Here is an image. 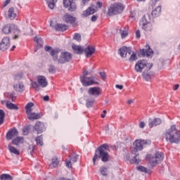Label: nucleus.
I'll return each mask as SVG.
<instances>
[{
  "mask_svg": "<svg viewBox=\"0 0 180 180\" xmlns=\"http://www.w3.org/2000/svg\"><path fill=\"white\" fill-rule=\"evenodd\" d=\"M151 144V140L150 139H137L134 142V147L131 148V154H134V156L129 161L131 164H136V165H139L141 162L139 157V151H141L146 147V146H150Z\"/></svg>",
  "mask_w": 180,
  "mask_h": 180,
  "instance_id": "f257e3e1",
  "label": "nucleus"
},
{
  "mask_svg": "<svg viewBox=\"0 0 180 180\" xmlns=\"http://www.w3.org/2000/svg\"><path fill=\"white\" fill-rule=\"evenodd\" d=\"M163 140L170 144H178L180 143V131L176 129V125H172L170 128L165 130L163 134Z\"/></svg>",
  "mask_w": 180,
  "mask_h": 180,
  "instance_id": "f03ea898",
  "label": "nucleus"
},
{
  "mask_svg": "<svg viewBox=\"0 0 180 180\" xmlns=\"http://www.w3.org/2000/svg\"><path fill=\"white\" fill-rule=\"evenodd\" d=\"M109 146L106 143L101 145L96 150V153L93 158L94 165H96V160L99 158L103 161V162H108L109 161Z\"/></svg>",
  "mask_w": 180,
  "mask_h": 180,
  "instance_id": "7ed1b4c3",
  "label": "nucleus"
},
{
  "mask_svg": "<svg viewBox=\"0 0 180 180\" xmlns=\"http://www.w3.org/2000/svg\"><path fill=\"white\" fill-rule=\"evenodd\" d=\"M2 32L4 34H9V33H13L14 34V40L16 39H19V36H20V30L18 29V27L13 24H7L4 25L2 28Z\"/></svg>",
  "mask_w": 180,
  "mask_h": 180,
  "instance_id": "20e7f679",
  "label": "nucleus"
},
{
  "mask_svg": "<svg viewBox=\"0 0 180 180\" xmlns=\"http://www.w3.org/2000/svg\"><path fill=\"white\" fill-rule=\"evenodd\" d=\"M147 160L153 167L160 164L164 160V154L161 152H156L154 155H148Z\"/></svg>",
  "mask_w": 180,
  "mask_h": 180,
  "instance_id": "39448f33",
  "label": "nucleus"
},
{
  "mask_svg": "<svg viewBox=\"0 0 180 180\" xmlns=\"http://www.w3.org/2000/svg\"><path fill=\"white\" fill-rule=\"evenodd\" d=\"M123 9H124V6L120 3H115L109 8L108 15L109 16H113V15H119V13H122V12H123Z\"/></svg>",
  "mask_w": 180,
  "mask_h": 180,
  "instance_id": "423d86ee",
  "label": "nucleus"
},
{
  "mask_svg": "<svg viewBox=\"0 0 180 180\" xmlns=\"http://www.w3.org/2000/svg\"><path fill=\"white\" fill-rule=\"evenodd\" d=\"M144 68H146L147 71H150L153 68V63H148L144 60H139L135 65L134 70L136 72H143Z\"/></svg>",
  "mask_w": 180,
  "mask_h": 180,
  "instance_id": "0eeeda50",
  "label": "nucleus"
},
{
  "mask_svg": "<svg viewBox=\"0 0 180 180\" xmlns=\"http://www.w3.org/2000/svg\"><path fill=\"white\" fill-rule=\"evenodd\" d=\"M49 85V82H47V79L44 76H37V82H34L32 83V88L39 91V88H46Z\"/></svg>",
  "mask_w": 180,
  "mask_h": 180,
  "instance_id": "6e6552de",
  "label": "nucleus"
},
{
  "mask_svg": "<svg viewBox=\"0 0 180 180\" xmlns=\"http://www.w3.org/2000/svg\"><path fill=\"white\" fill-rule=\"evenodd\" d=\"M150 20H151V18H150V15L148 14L145 15L142 18L141 26L145 32H151L153 30V24L150 22Z\"/></svg>",
  "mask_w": 180,
  "mask_h": 180,
  "instance_id": "1a4fd4ad",
  "label": "nucleus"
},
{
  "mask_svg": "<svg viewBox=\"0 0 180 180\" xmlns=\"http://www.w3.org/2000/svg\"><path fill=\"white\" fill-rule=\"evenodd\" d=\"M80 81L84 86H91V85H99V82L96 81L95 77H87L83 76L80 78Z\"/></svg>",
  "mask_w": 180,
  "mask_h": 180,
  "instance_id": "9d476101",
  "label": "nucleus"
},
{
  "mask_svg": "<svg viewBox=\"0 0 180 180\" xmlns=\"http://www.w3.org/2000/svg\"><path fill=\"white\" fill-rule=\"evenodd\" d=\"M63 6L69 12H75L77 11V4L74 0H63Z\"/></svg>",
  "mask_w": 180,
  "mask_h": 180,
  "instance_id": "9b49d317",
  "label": "nucleus"
},
{
  "mask_svg": "<svg viewBox=\"0 0 180 180\" xmlns=\"http://www.w3.org/2000/svg\"><path fill=\"white\" fill-rule=\"evenodd\" d=\"M11 47V39L8 37H4L0 42V50L6 51Z\"/></svg>",
  "mask_w": 180,
  "mask_h": 180,
  "instance_id": "f8f14e48",
  "label": "nucleus"
},
{
  "mask_svg": "<svg viewBox=\"0 0 180 180\" xmlns=\"http://www.w3.org/2000/svg\"><path fill=\"white\" fill-rule=\"evenodd\" d=\"M72 58V56L71 53L68 52H63L58 60V63L59 64H64V63H68V61H71V59Z\"/></svg>",
  "mask_w": 180,
  "mask_h": 180,
  "instance_id": "ddd939ff",
  "label": "nucleus"
},
{
  "mask_svg": "<svg viewBox=\"0 0 180 180\" xmlns=\"http://www.w3.org/2000/svg\"><path fill=\"white\" fill-rule=\"evenodd\" d=\"M88 94L90 95V96L98 98V96H101V94H102V89L99 86L91 87L88 90Z\"/></svg>",
  "mask_w": 180,
  "mask_h": 180,
  "instance_id": "4468645a",
  "label": "nucleus"
},
{
  "mask_svg": "<svg viewBox=\"0 0 180 180\" xmlns=\"http://www.w3.org/2000/svg\"><path fill=\"white\" fill-rule=\"evenodd\" d=\"M78 161V156L76 154H72L69 158L65 160V165L68 168H72V164H75Z\"/></svg>",
  "mask_w": 180,
  "mask_h": 180,
  "instance_id": "2eb2a0df",
  "label": "nucleus"
},
{
  "mask_svg": "<svg viewBox=\"0 0 180 180\" xmlns=\"http://www.w3.org/2000/svg\"><path fill=\"white\" fill-rule=\"evenodd\" d=\"M46 130V127L44 126V124L43 122H38L35 124L33 131H36L38 134H41L43 131Z\"/></svg>",
  "mask_w": 180,
  "mask_h": 180,
  "instance_id": "dca6fc26",
  "label": "nucleus"
},
{
  "mask_svg": "<svg viewBox=\"0 0 180 180\" xmlns=\"http://www.w3.org/2000/svg\"><path fill=\"white\" fill-rule=\"evenodd\" d=\"M119 53L122 58H126L131 54V48L123 46L119 50Z\"/></svg>",
  "mask_w": 180,
  "mask_h": 180,
  "instance_id": "f3484780",
  "label": "nucleus"
},
{
  "mask_svg": "<svg viewBox=\"0 0 180 180\" xmlns=\"http://www.w3.org/2000/svg\"><path fill=\"white\" fill-rule=\"evenodd\" d=\"M44 50L45 51H51L50 54L53 57V60H58V53H60V51H58V49H53L50 46H46L44 47Z\"/></svg>",
  "mask_w": 180,
  "mask_h": 180,
  "instance_id": "a211bd4d",
  "label": "nucleus"
},
{
  "mask_svg": "<svg viewBox=\"0 0 180 180\" xmlns=\"http://www.w3.org/2000/svg\"><path fill=\"white\" fill-rule=\"evenodd\" d=\"M96 48L94 45H89L84 49V53L86 57H91L93 54H95Z\"/></svg>",
  "mask_w": 180,
  "mask_h": 180,
  "instance_id": "6ab92c4d",
  "label": "nucleus"
},
{
  "mask_svg": "<svg viewBox=\"0 0 180 180\" xmlns=\"http://www.w3.org/2000/svg\"><path fill=\"white\" fill-rule=\"evenodd\" d=\"M19 136V131L15 128L10 129L6 135V140H12L13 137H18Z\"/></svg>",
  "mask_w": 180,
  "mask_h": 180,
  "instance_id": "aec40b11",
  "label": "nucleus"
},
{
  "mask_svg": "<svg viewBox=\"0 0 180 180\" xmlns=\"http://www.w3.org/2000/svg\"><path fill=\"white\" fill-rule=\"evenodd\" d=\"M162 123V121L160 118H149L148 120V126L150 129H153V127H155V126H160Z\"/></svg>",
  "mask_w": 180,
  "mask_h": 180,
  "instance_id": "412c9836",
  "label": "nucleus"
},
{
  "mask_svg": "<svg viewBox=\"0 0 180 180\" xmlns=\"http://www.w3.org/2000/svg\"><path fill=\"white\" fill-rule=\"evenodd\" d=\"M13 89L16 92H23L25 91V85L22 82H15L13 84Z\"/></svg>",
  "mask_w": 180,
  "mask_h": 180,
  "instance_id": "4be33fe9",
  "label": "nucleus"
},
{
  "mask_svg": "<svg viewBox=\"0 0 180 180\" xmlns=\"http://www.w3.org/2000/svg\"><path fill=\"white\" fill-rule=\"evenodd\" d=\"M96 12V10H95V7L94 6H91V7H89L86 11H83V13L82 16L83 18H86L89 16V15H94Z\"/></svg>",
  "mask_w": 180,
  "mask_h": 180,
  "instance_id": "5701e85b",
  "label": "nucleus"
},
{
  "mask_svg": "<svg viewBox=\"0 0 180 180\" xmlns=\"http://www.w3.org/2000/svg\"><path fill=\"white\" fill-rule=\"evenodd\" d=\"M27 116L29 120H37V119H40L41 117V114L35 113V112H27Z\"/></svg>",
  "mask_w": 180,
  "mask_h": 180,
  "instance_id": "b1692460",
  "label": "nucleus"
},
{
  "mask_svg": "<svg viewBox=\"0 0 180 180\" xmlns=\"http://www.w3.org/2000/svg\"><path fill=\"white\" fill-rule=\"evenodd\" d=\"M72 47L74 53H75L76 54H82V53H84V48H82V46H81L73 44L72 45Z\"/></svg>",
  "mask_w": 180,
  "mask_h": 180,
  "instance_id": "393cba45",
  "label": "nucleus"
},
{
  "mask_svg": "<svg viewBox=\"0 0 180 180\" xmlns=\"http://www.w3.org/2000/svg\"><path fill=\"white\" fill-rule=\"evenodd\" d=\"M11 143L14 146H20V144H23V143H25V139L22 136H17L15 139L12 140Z\"/></svg>",
  "mask_w": 180,
  "mask_h": 180,
  "instance_id": "a878e982",
  "label": "nucleus"
},
{
  "mask_svg": "<svg viewBox=\"0 0 180 180\" xmlns=\"http://www.w3.org/2000/svg\"><path fill=\"white\" fill-rule=\"evenodd\" d=\"M63 19L66 23H71L72 25L75 23V18L71 15L66 14Z\"/></svg>",
  "mask_w": 180,
  "mask_h": 180,
  "instance_id": "bb28decb",
  "label": "nucleus"
},
{
  "mask_svg": "<svg viewBox=\"0 0 180 180\" xmlns=\"http://www.w3.org/2000/svg\"><path fill=\"white\" fill-rule=\"evenodd\" d=\"M120 34L122 39H124L127 34H129V27L125 26L120 28Z\"/></svg>",
  "mask_w": 180,
  "mask_h": 180,
  "instance_id": "cd10ccee",
  "label": "nucleus"
},
{
  "mask_svg": "<svg viewBox=\"0 0 180 180\" xmlns=\"http://www.w3.org/2000/svg\"><path fill=\"white\" fill-rule=\"evenodd\" d=\"M151 15L153 16V18H158V16H160V15H161V6H158L155 9H153L152 11Z\"/></svg>",
  "mask_w": 180,
  "mask_h": 180,
  "instance_id": "c85d7f7f",
  "label": "nucleus"
},
{
  "mask_svg": "<svg viewBox=\"0 0 180 180\" xmlns=\"http://www.w3.org/2000/svg\"><path fill=\"white\" fill-rule=\"evenodd\" d=\"M55 29L59 32H64L68 29V27L65 24H57Z\"/></svg>",
  "mask_w": 180,
  "mask_h": 180,
  "instance_id": "c756f323",
  "label": "nucleus"
},
{
  "mask_svg": "<svg viewBox=\"0 0 180 180\" xmlns=\"http://www.w3.org/2000/svg\"><path fill=\"white\" fill-rule=\"evenodd\" d=\"M8 148L10 153H11V154H15V155H19V154H20V152L19 151V150L16 149V148L12 146V145L11 143H9L8 145Z\"/></svg>",
  "mask_w": 180,
  "mask_h": 180,
  "instance_id": "7c9ffc66",
  "label": "nucleus"
},
{
  "mask_svg": "<svg viewBox=\"0 0 180 180\" xmlns=\"http://www.w3.org/2000/svg\"><path fill=\"white\" fill-rule=\"evenodd\" d=\"M58 158L57 157H54L52 158V162L50 165L51 168H57L58 167Z\"/></svg>",
  "mask_w": 180,
  "mask_h": 180,
  "instance_id": "2f4dec72",
  "label": "nucleus"
},
{
  "mask_svg": "<svg viewBox=\"0 0 180 180\" xmlns=\"http://www.w3.org/2000/svg\"><path fill=\"white\" fill-rule=\"evenodd\" d=\"M6 106L7 109H10L11 110H18V109H19L18 108V105L9 102V101L8 103H6Z\"/></svg>",
  "mask_w": 180,
  "mask_h": 180,
  "instance_id": "473e14b6",
  "label": "nucleus"
},
{
  "mask_svg": "<svg viewBox=\"0 0 180 180\" xmlns=\"http://www.w3.org/2000/svg\"><path fill=\"white\" fill-rule=\"evenodd\" d=\"M8 18L10 19H15V18H16V13H15V9H13V8H11L9 10H8Z\"/></svg>",
  "mask_w": 180,
  "mask_h": 180,
  "instance_id": "72a5a7b5",
  "label": "nucleus"
},
{
  "mask_svg": "<svg viewBox=\"0 0 180 180\" xmlns=\"http://www.w3.org/2000/svg\"><path fill=\"white\" fill-rule=\"evenodd\" d=\"M86 102V108H91V106H94V103H95V98H87Z\"/></svg>",
  "mask_w": 180,
  "mask_h": 180,
  "instance_id": "f704fd0d",
  "label": "nucleus"
},
{
  "mask_svg": "<svg viewBox=\"0 0 180 180\" xmlns=\"http://www.w3.org/2000/svg\"><path fill=\"white\" fill-rule=\"evenodd\" d=\"M1 180H13V177L8 174H2L0 175Z\"/></svg>",
  "mask_w": 180,
  "mask_h": 180,
  "instance_id": "c9c22d12",
  "label": "nucleus"
},
{
  "mask_svg": "<svg viewBox=\"0 0 180 180\" xmlns=\"http://www.w3.org/2000/svg\"><path fill=\"white\" fill-rule=\"evenodd\" d=\"M46 1L49 9H54V8H56V1H54V0H46Z\"/></svg>",
  "mask_w": 180,
  "mask_h": 180,
  "instance_id": "e433bc0d",
  "label": "nucleus"
},
{
  "mask_svg": "<svg viewBox=\"0 0 180 180\" xmlns=\"http://www.w3.org/2000/svg\"><path fill=\"white\" fill-rule=\"evenodd\" d=\"M136 169H138V171H140V172H145L146 174L150 173V169L141 165L136 167Z\"/></svg>",
  "mask_w": 180,
  "mask_h": 180,
  "instance_id": "4c0bfd02",
  "label": "nucleus"
},
{
  "mask_svg": "<svg viewBox=\"0 0 180 180\" xmlns=\"http://www.w3.org/2000/svg\"><path fill=\"white\" fill-rule=\"evenodd\" d=\"M34 106V103H28L25 105L26 113H29V112H32V110H33L32 109V108H33Z\"/></svg>",
  "mask_w": 180,
  "mask_h": 180,
  "instance_id": "58836bf2",
  "label": "nucleus"
},
{
  "mask_svg": "<svg viewBox=\"0 0 180 180\" xmlns=\"http://www.w3.org/2000/svg\"><path fill=\"white\" fill-rule=\"evenodd\" d=\"M100 173L103 176H108V167L103 166L100 168Z\"/></svg>",
  "mask_w": 180,
  "mask_h": 180,
  "instance_id": "ea45409f",
  "label": "nucleus"
},
{
  "mask_svg": "<svg viewBox=\"0 0 180 180\" xmlns=\"http://www.w3.org/2000/svg\"><path fill=\"white\" fill-rule=\"evenodd\" d=\"M22 77H23V73L22 72L16 73L15 75H14L15 82H18L19 79H22Z\"/></svg>",
  "mask_w": 180,
  "mask_h": 180,
  "instance_id": "a19ab883",
  "label": "nucleus"
},
{
  "mask_svg": "<svg viewBox=\"0 0 180 180\" xmlns=\"http://www.w3.org/2000/svg\"><path fill=\"white\" fill-rule=\"evenodd\" d=\"M5 112L4 110H0V124L4 123V120L5 119Z\"/></svg>",
  "mask_w": 180,
  "mask_h": 180,
  "instance_id": "79ce46f5",
  "label": "nucleus"
},
{
  "mask_svg": "<svg viewBox=\"0 0 180 180\" xmlns=\"http://www.w3.org/2000/svg\"><path fill=\"white\" fill-rule=\"evenodd\" d=\"M34 41L37 43L38 46L41 47L43 46V39L39 37H34Z\"/></svg>",
  "mask_w": 180,
  "mask_h": 180,
  "instance_id": "37998d69",
  "label": "nucleus"
},
{
  "mask_svg": "<svg viewBox=\"0 0 180 180\" xmlns=\"http://www.w3.org/2000/svg\"><path fill=\"white\" fill-rule=\"evenodd\" d=\"M142 76L146 81H150V79H151V75H150V73L146 71L143 72Z\"/></svg>",
  "mask_w": 180,
  "mask_h": 180,
  "instance_id": "c03bdc74",
  "label": "nucleus"
},
{
  "mask_svg": "<svg viewBox=\"0 0 180 180\" xmlns=\"http://www.w3.org/2000/svg\"><path fill=\"white\" fill-rule=\"evenodd\" d=\"M35 141H37V146H43V137L41 136L37 137Z\"/></svg>",
  "mask_w": 180,
  "mask_h": 180,
  "instance_id": "a18cd8bd",
  "label": "nucleus"
},
{
  "mask_svg": "<svg viewBox=\"0 0 180 180\" xmlns=\"http://www.w3.org/2000/svg\"><path fill=\"white\" fill-rule=\"evenodd\" d=\"M136 60H137V55L136 54V53L133 52L129 58V61L133 62L136 61Z\"/></svg>",
  "mask_w": 180,
  "mask_h": 180,
  "instance_id": "49530a36",
  "label": "nucleus"
},
{
  "mask_svg": "<svg viewBox=\"0 0 180 180\" xmlns=\"http://www.w3.org/2000/svg\"><path fill=\"white\" fill-rule=\"evenodd\" d=\"M73 39L76 40L77 41H81L82 38L80 34L75 33L73 36Z\"/></svg>",
  "mask_w": 180,
  "mask_h": 180,
  "instance_id": "de8ad7c7",
  "label": "nucleus"
},
{
  "mask_svg": "<svg viewBox=\"0 0 180 180\" xmlns=\"http://www.w3.org/2000/svg\"><path fill=\"white\" fill-rule=\"evenodd\" d=\"M8 96L9 99H11L12 101H15V99H16V96H15V92H8Z\"/></svg>",
  "mask_w": 180,
  "mask_h": 180,
  "instance_id": "09e8293b",
  "label": "nucleus"
},
{
  "mask_svg": "<svg viewBox=\"0 0 180 180\" xmlns=\"http://www.w3.org/2000/svg\"><path fill=\"white\" fill-rule=\"evenodd\" d=\"M153 49L149 48L146 50V57H150V56H153Z\"/></svg>",
  "mask_w": 180,
  "mask_h": 180,
  "instance_id": "8fccbe9b",
  "label": "nucleus"
},
{
  "mask_svg": "<svg viewBox=\"0 0 180 180\" xmlns=\"http://www.w3.org/2000/svg\"><path fill=\"white\" fill-rule=\"evenodd\" d=\"M92 74V70H85L83 72V77H86V75H91Z\"/></svg>",
  "mask_w": 180,
  "mask_h": 180,
  "instance_id": "3c124183",
  "label": "nucleus"
},
{
  "mask_svg": "<svg viewBox=\"0 0 180 180\" xmlns=\"http://www.w3.org/2000/svg\"><path fill=\"white\" fill-rule=\"evenodd\" d=\"M99 75L101 77V79H103V81H105V79H106V74L105 72H100Z\"/></svg>",
  "mask_w": 180,
  "mask_h": 180,
  "instance_id": "603ef678",
  "label": "nucleus"
},
{
  "mask_svg": "<svg viewBox=\"0 0 180 180\" xmlns=\"http://www.w3.org/2000/svg\"><path fill=\"white\" fill-rule=\"evenodd\" d=\"M49 72H52L53 74L56 72V67L54 65H51L49 67Z\"/></svg>",
  "mask_w": 180,
  "mask_h": 180,
  "instance_id": "864d4df0",
  "label": "nucleus"
},
{
  "mask_svg": "<svg viewBox=\"0 0 180 180\" xmlns=\"http://www.w3.org/2000/svg\"><path fill=\"white\" fill-rule=\"evenodd\" d=\"M140 53L141 54V56H143V57H146V56H147V51L145 49H141L140 51Z\"/></svg>",
  "mask_w": 180,
  "mask_h": 180,
  "instance_id": "5fc2aeb1",
  "label": "nucleus"
},
{
  "mask_svg": "<svg viewBox=\"0 0 180 180\" xmlns=\"http://www.w3.org/2000/svg\"><path fill=\"white\" fill-rule=\"evenodd\" d=\"M91 22H96L98 20V15H94L91 18Z\"/></svg>",
  "mask_w": 180,
  "mask_h": 180,
  "instance_id": "6e6d98bb",
  "label": "nucleus"
},
{
  "mask_svg": "<svg viewBox=\"0 0 180 180\" xmlns=\"http://www.w3.org/2000/svg\"><path fill=\"white\" fill-rule=\"evenodd\" d=\"M139 127H140V129H143V127H146V122H143V121L140 122Z\"/></svg>",
  "mask_w": 180,
  "mask_h": 180,
  "instance_id": "4d7b16f0",
  "label": "nucleus"
},
{
  "mask_svg": "<svg viewBox=\"0 0 180 180\" xmlns=\"http://www.w3.org/2000/svg\"><path fill=\"white\" fill-rule=\"evenodd\" d=\"M106 113H107L106 110H104L103 111V114L101 115V117H102V119H105V117H106Z\"/></svg>",
  "mask_w": 180,
  "mask_h": 180,
  "instance_id": "13d9d810",
  "label": "nucleus"
},
{
  "mask_svg": "<svg viewBox=\"0 0 180 180\" xmlns=\"http://www.w3.org/2000/svg\"><path fill=\"white\" fill-rule=\"evenodd\" d=\"M158 1L160 0H152V3H150L151 6H155V4H157V2H158Z\"/></svg>",
  "mask_w": 180,
  "mask_h": 180,
  "instance_id": "bf43d9fd",
  "label": "nucleus"
},
{
  "mask_svg": "<svg viewBox=\"0 0 180 180\" xmlns=\"http://www.w3.org/2000/svg\"><path fill=\"white\" fill-rule=\"evenodd\" d=\"M179 88V84H174V86H173V89H174V91H177V89Z\"/></svg>",
  "mask_w": 180,
  "mask_h": 180,
  "instance_id": "052dcab7",
  "label": "nucleus"
},
{
  "mask_svg": "<svg viewBox=\"0 0 180 180\" xmlns=\"http://www.w3.org/2000/svg\"><path fill=\"white\" fill-rule=\"evenodd\" d=\"M140 36H141L140 30H138L136 32V37L137 39H139Z\"/></svg>",
  "mask_w": 180,
  "mask_h": 180,
  "instance_id": "680f3d73",
  "label": "nucleus"
},
{
  "mask_svg": "<svg viewBox=\"0 0 180 180\" xmlns=\"http://www.w3.org/2000/svg\"><path fill=\"white\" fill-rule=\"evenodd\" d=\"M127 103H128V105H131V103H134V100L129 99L127 101Z\"/></svg>",
  "mask_w": 180,
  "mask_h": 180,
  "instance_id": "e2e57ef3",
  "label": "nucleus"
},
{
  "mask_svg": "<svg viewBox=\"0 0 180 180\" xmlns=\"http://www.w3.org/2000/svg\"><path fill=\"white\" fill-rule=\"evenodd\" d=\"M115 88H117V89H123V85H119V84H117L115 85Z\"/></svg>",
  "mask_w": 180,
  "mask_h": 180,
  "instance_id": "0e129e2a",
  "label": "nucleus"
},
{
  "mask_svg": "<svg viewBox=\"0 0 180 180\" xmlns=\"http://www.w3.org/2000/svg\"><path fill=\"white\" fill-rule=\"evenodd\" d=\"M96 5L98 6V8H102L103 4L101 1H97Z\"/></svg>",
  "mask_w": 180,
  "mask_h": 180,
  "instance_id": "69168bd1",
  "label": "nucleus"
},
{
  "mask_svg": "<svg viewBox=\"0 0 180 180\" xmlns=\"http://www.w3.org/2000/svg\"><path fill=\"white\" fill-rule=\"evenodd\" d=\"M8 4H11V0H6L4 6H6V5H8Z\"/></svg>",
  "mask_w": 180,
  "mask_h": 180,
  "instance_id": "338daca9",
  "label": "nucleus"
},
{
  "mask_svg": "<svg viewBox=\"0 0 180 180\" xmlns=\"http://www.w3.org/2000/svg\"><path fill=\"white\" fill-rule=\"evenodd\" d=\"M49 96H44V101H49Z\"/></svg>",
  "mask_w": 180,
  "mask_h": 180,
  "instance_id": "774afa93",
  "label": "nucleus"
}]
</instances>
